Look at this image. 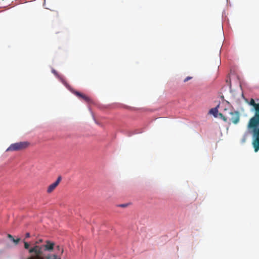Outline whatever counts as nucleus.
<instances>
[{
	"label": "nucleus",
	"mask_w": 259,
	"mask_h": 259,
	"mask_svg": "<svg viewBox=\"0 0 259 259\" xmlns=\"http://www.w3.org/2000/svg\"><path fill=\"white\" fill-rule=\"evenodd\" d=\"M55 244L49 240L46 244L42 245H35L29 249V253L31 255L27 259H60L55 254L45 255L43 250H53Z\"/></svg>",
	"instance_id": "1"
},
{
	"label": "nucleus",
	"mask_w": 259,
	"mask_h": 259,
	"mask_svg": "<svg viewBox=\"0 0 259 259\" xmlns=\"http://www.w3.org/2000/svg\"><path fill=\"white\" fill-rule=\"evenodd\" d=\"M249 105L253 107L254 114L249 120L250 127H255L259 124V103H256L253 99L249 102Z\"/></svg>",
	"instance_id": "2"
},
{
	"label": "nucleus",
	"mask_w": 259,
	"mask_h": 259,
	"mask_svg": "<svg viewBox=\"0 0 259 259\" xmlns=\"http://www.w3.org/2000/svg\"><path fill=\"white\" fill-rule=\"evenodd\" d=\"M247 127L249 130H251L253 137L255 138L252 144L254 148V151L257 152L259 150V124L255 127H250L249 124H248Z\"/></svg>",
	"instance_id": "3"
},
{
	"label": "nucleus",
	"mask_w": 259,
	"mask_h": 259,
	"mask_svg": "<svg viewBox=\"0 0 259 259\" xmlns=\"http://www.w3.org/2000/svg\"><path fill=\"white\" fill-rule=\"evenodd\" d=\"M29 145L28 142H20L12 144L6 150V151H20L27 148Z\"/></svg>",
	"instance_id": "4"
},
{
	"label": "nucleus",
	"mask_w": 259,
	"mask_h": 259,
	"mask_svg": "<svg viewBox=\"0 0 259 259\" xmlns=\"http://www.w3.org/2000/svg\"><path fill=\"white\" fill-rule=\"evenodd\" d=\"M228 119L234 124H237L240 119V115L238 111L229 112Z\"/></svg>",
	"instance_id": "5"
},
{
	"label": "nucleus",
	"mask_w": 259,
	"mask_h": 259,
	"mask_svg": "<svg viewBox=\"0 0 259 259\" xmlns=\"http://www.w3.org/2000/svg\"><path fill=\"white\" fill-rule=\"evenodd\" d=\"M62 178L61 176L58 177L57 180L54 183L51 184L48 188L47 192L48 193H51L52 192L55 188L58 186L59 184L60 183Z\"/></svg>",
	"instance_id": "6"
},
{
	"label": "nucleus",
	"mask_w": 259,
	"mask_h": 259,
	"mask_svg": "<svg viewBox=\"0 0 259 259\" xmlns=\"http://www.w3.org/2000/svg\"><path fill=\"white\" fill-rule=\"evenodd\" d=\"M73 93L78 98L83 99L86 102L88 103L90 102V99L85 95L82 94L81 93L77 91H74L73 92Z\"/></svg>",
	"instance_id": "7"
},
{
	"label": "nucleus",
	"mask_w": 259,
	"mask_h": 259,
	"mask_svg": "<svg viewBox=\"0 0 259 259\" xmlns=\"http://www.w3.org/2000/svg\"><path fill=\"white\" fill-rule=\"evenodd\" d=\"M218 112V110L217 108H211L209 111V113L213 114L214 117H217V113Z\"/></svg>",
	"instance_id": "8"
},
{
	"label": "nucleus",
	"mask_w": 259,
	"mask_h": 259,
	"mask_svg": "<svg viewBox=\"0 0 259 259\" xmlns=\"http://www.w3.org/2000/svg\"><path fill=\"white\" fill-rule=\"evenodd\" d=\"M219 115L220 116V117L222 118V119L225 121V122H227L228 119V117H226V116H225L224 115H223V114L222 113H220L219 114Z\"/></svg>",
	"instance_id": "9"
},
{
	"label": "nucleus",
	"mask_w": 259,
	"mask_h": 259,
	"mask_svg": "<svg viewBox=\"0 0 259 259\" xmlns=\"http://www.w3.org/2000/svg\"><path fill=\"white\" fill-rule=\"evenodd\" d=\"M24 248L26 249H28V251H29V249L30 248L29 247V244L28 242H26L25 241H24Z\"/></svg>",
	"instance_id": "10"
},
{
	"label": "nucleus",
	"mask_w": 259,
	"mask_h": 259,
	"mask_svg": "<svg viewBox=\"0 0 259 259\" xmlns=\"http://www.w3.org/2000/svg\"><path fill=\"white\" fill-rule=\"evenodd\" d=\"M20 241V238H17V239H14H14H13V240H12V241H13L14 243H15V244L16 245L18 244V243H19V242Z\"/></svg>",
	"instance_id": "11"
},
{
	"label": "nucleus",
	"mask_w": 259,
	"mask_h": 259,
	"mask_svg": "<svg viewBox=\"0 0 259 259\" xmlns=\"http://www.w3.org/2000/svg\"><path fill=\"white\" fill-rule=\"evenodd\" d=\"M192 78V77L191 76H188L184 80V82H186L187 81H188V80L191 79Z\"/></svg>",
	"instance_id": "12"
},
{
	"label": "nucleus",
	"mask_w": 259,
	"mask_h": 259,
	"mask_svg": "<svg viewBox=\"0 0 259 259\" xmlns=\"http://www.w3.org/2000/svg\"><path fill=\"white\" fill-rule=\"evenodd\" d=\"M42 242V240L41 239H38L37 241H36L35 243V245H37V244H39Z\"/></svg>",
	"instance_id": "13"
},
{
	"label": "nucleus",
	"mask_w": 259,
	"mask_h": 259,
	"mask_svg": "<svg viewBox=\"0 0 259 259\" xmlns=\"http://www.w3.org/2000/svg\"><path fill=\"white\" fill-rule=\"evenodd\" d=\"M8 237L12 241L13 240V239L14 238L13 236L11 234H8Z\"/></svg>",
	"instance_id": "14"
},
{
	"label": "nucleus",
	"mask_w": 259,
	"mask_h": 259,
	"mask_svg": "<svg viewBox=\"0 0 259 259\" xmlns=\"http://www.w3.org/2000/svg\"><path fill=\"white\" fill-rule=\"evenodd\" d=\"M128 205L127 204H120L118 205V206L119 207H126Z\"/></svg>",
	"instance_id": "15"
},
{
	"label": "nucleus",
	"mask_w": 259,
	"mask_h": 259,
	"mask_svg": "<svg viewBox=\"0 0 259 259\" xmlns=\"http://www.w3.org/2000/svg\"><path fill=\"white\" fill-rule=\"evenodd\" d=\"M30 236V233H26V234H25V238H29Z\"/></svg>",
	"instance_id": "16"
},
{
	"label": "nucleus",
	"mask_w": 259,
	"mask_h": 259,
	"mask_svg": "<svg viewBox=\"0 0 259 259\" xmlns=\"http://www.w3.org/2000/svg\"><path fill=\"white\" fill-rule=\"evenodd\" d=\"M52 72L55 75H58V73L57 72H56V70H55L54 69H53L52 70Z\"/></svg>",
	"instance_id": "17"
},
{
	"label": "nucleus",
	"mask_w": 259,
	"mask_h": 259,
	"mask_svg": "<svg viewBox=\"0 0 259 259\" xmlns=\"http://www.w3.org/2000/svg\"><path fill=\"white\" fill-rule=\"evenodd\" d=\"M57 248H58V250H60V246H57Z\"/></svg>",
	"instance_id": "18"
},
{
	"label": "nucleus",
	"mask_w": 259,
	"mask_h": 259,
	"mask_svg": "<svg viewBox=\"0 0 259 259\" xmlns=\"http://www.w3.org/2000/svg\"><path fill=\"white\" fill-rule=\"evenodd\" d=\"M63 252V249H61V253H62Z\"/></svg>",
	"instance_id": "19"
}]
</instances>
